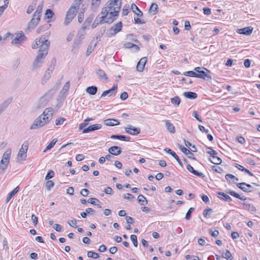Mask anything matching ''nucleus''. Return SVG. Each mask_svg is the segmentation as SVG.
I'll return each instance as SVG.
<instances>
[{
    "label": "nucleus",
    "instance_id": "obj_1",
    "mask_svg": "<svg viewBox=\"0 0 260 260\" xmlns=\"http://www.w3.org/2000/svg\"><path fill=\"white\" fill-rule=\"evenodd\" d=\"M53 113L54 110L52 108L45 109L43 113L35 119L30 129H35L45 125L52 119Z\"/></svg>",
    "mask_w": 260,
    "mask_h": 260
},
{
    "label": "nucleus",
    "instance_id": "obj_2",
    "mask_svg": "<svg viewBox=\"0 0 260 260\" xmlns=\"http://www.w3.org/2000/svg\"><path fill=\"white\" fill-rule=\"evenodd\" d=\"M48 43L43 45L41 49H39L38 54L32 63V69L37 70L42 65L45 56L48 54L47 46Z\"/></svg>",
    "mask_w": 260,
    "mask_h": 260
},
{
    "label": "nucleus",
    "instance_id": "obj_3",
    "mask_svg": "<svg viewBox=\"0 0 260 260\" xmlns=\"http://www.w3.org/2000/svg\"><path fill=\"white\" fill-rule=\"evenodd\" d=\"M12 150L11 148H8L4 153L2 159L0 161V171L4 172L7 169L9 164L10 159L11 155Z\"/></svg>",
    "mask_w": 260,
    "mask_h": 260
},
{
    "label": "nucleus",
    "instance_id": "obj_4",
    "mask_svg": "<svg viewBox=\"0 0 260 260\" xmlns=\"http://www.w3.org/2000/svg\"><path fill=\"white\" fill-rule=\"evenodd\" d=\"M86 29H87L82 26L81 28L79 30L73 44L74 48H78L79 46L81 44L82 41L85 38Z\"/></svg>",
    "mask_w": 260,
    "mask_h": 260
},
{
    "label": "nucleus",
    "instance_id": "obj_5",
    "mask_svg": "<svg viewBox=\"0 0 260 260\" xmlns=\"http://www.w3.org/2000/svg\"><path fill=\"white\" fill-rule=\"evenodd\" d=\"M119 12V7H115L113 11L109 12L107 17H105L104 22L107 23H112L116 19Z\"/></svg>",
    "mask_w": 260,
    "mask_h": 260
},
{
    "label": "nucleus",
    "instance_id": "obj_6",
    "mask_svg": "<svg viewBox=\"0 0 260 260\" xmlns=\"http://www.w3.org/2000/svg\"><path fill=\"white\" fill-rule=\"evenodd\" d=\"M28 147V142L25 141L22 144L21 148L19 149L17 155V159L18 161L24 160L26 157V153Z\"/></svg>",
    "mask_w": 260,
    "mask_h": 260
},
{
    "label": "nucleus",
    "instance_id": "obj_7",
    "mask_svg": "<svg viewBox=\"0 0 260 260\" xmlns=\"http://www.w3.org/2000/svg\"><path fill=\"white\" fill-rule=\"evenodd\" d=\"M202 68L201 67H196L194 68V71L197 72L196 77L202 78L204 79H205L206 77H207L208 79H211V77L208 74L206 73V72L202 70ZM203 69L206 70L208 72H210L208 70L205 68Z\"/></svg>",
    "mask_w": 260,
    "mask_h": 260
},
{
    "label": "nucleus",
    "instance_id": "obj_8",
    "mask_svg": "<svg viewBox=\"0 0 260 260\" xmlns=\"http://www.w3.org/2000/svg\"><path fill=\"white\" fill-rule=\"evenodd\" d=\"M77 12L73 10V8H70L67 12L64 21L65 25H68L73 19Z\"/></svg>",
    "mask_w": 260,
    "mask_h": 260
},
{
    "label": "nucleus",
    "instance_id": "obj_9",
    "mask_svg": "<svg viewBox=\"0 0 260 260\" xmlns=\"http://www.w3.org/2000/svg\"><path fill=\"white\" fill-rule=\"evenodd\" d=\"M47 43H48V45L47 46V50L48 51L50 42L48 40H46L45 38H40L39 39H36L35 43H33L32 45V48L35 49L39 47L40 49H41L43 45H45Z\"/></svg>",
    "mask_w": 260,
    "mask_h": 260
},
{
    "label": "nucleus",
    "instance_id": "obj_10",
    "mask_svg": "<svg viewBox=\"0 0 260 260\" xmlns=\"http://www.w3.org/2000/svg\"><path fill=\"white\" fill-rule=\"evenodd\" d=\"M15 38L12 41L13 44L19 45L26 40V37L23 32L15 34Z\"/></svg>",
    "mask_w": 260,
    "mask_h": 260
},
{
    "label": "nucleus",
    "instance_id": "obj_11",
    "mask_svg": "<svg viewBox=\"0 0 260 260\" xmlns=\"http://www.w3.org/2000/svg\"><path fill=\"white\" fill-rule=\"evenodd\" d=\"M121 2L118 3V0H109L106 4V7L109 9V11H113V9L117 7H119L120 9Z\"/></svg>",
    "mask_w": 260,
    "mask_h": 260
},
{
    "label": "nucleus",
    "instance_id": "obj_12",
    "mask_svg": "<svg viewBox=\"0 0 260 260\" xmlns=\"http://www.w3.org/2000/svg\"><path fill=\"white\" fill-rule=\"evenodd\" d=\"M237 186L246 192H250L252 191L254 189L252 186L245 182L239 183L237 184Z\"/></svg>",
    "mask_w": 260,
    "mask_h": 260
},
{
    "label": "nucleus",
    "instance_id": "obj_13",
    "mask_svg": "<svg viewBox=\"0 0 260 260\" xmlns=\"http://www.w3.org/2000/svg\"><path fill=\"white\" fill-rule=\"evenodd\" d=\"M122 24L121 22H119L114 24L109 30V32L111 36H114L119 32L122 28Z\"/></svg>",
    "mask_w": 260,
    "mask_h": 260
},
{
    "label": "nucleus",
    "instance_id": "obj_14",
    "mask_svg": "<svg viewBox=\"0 0 260 260\" xmlns=\"http://www.w3.org/2000/svg\"><path fill=\"white\" fill-rule=\"evenodd\" d=\"M40 21V18L33 15L32 18L28 23L27 29L30 30L34 29L39 23Z\"/></svg>",
    "mask_w": 260,
    "mask_h": 260
},
{
    "label": "nucleus",
    "instance_id": "obj_15",
    "mask_svg": "<svg viewBox=\"0 0 260 260\" xmlns=\"http://www.w3.org/2000/svg\"><path fill=\"white\" fill-rule=\"evenodd\" d=\"M125 131L126 133L131 135H137L140 134L141 129L140 128L135 127L132 125H128L125 127Z\"/></svg>",
    "mask_w": 260,
    "mask_h": 260
},
{
    "label": "nucleus",
    "instance_id": "obj_16",
    "mask_svg": "<svg viewBox=\"0 0 260 260\" xmlns=\"http://www.w3.org/2000/svg\"><path fill=\"white\" fill-rule=\"evenodd\" d=\"M95 73L98 76L99 79L102 81L104 82H108L109 81V79L107 75H106L104 71H103V70H96Z\"/></svg>",
    "mask_w": 260,
    "mask_h": 260
},
{
    "label": "nucleus",
    "instance_id": "obj_17",
    "mask_svg": "<svg viewBox=\"0 0 260 260\" xmlns=\"http://www.w3.org/2000/svg\"><path fill=\"white\" fill-rule=\"evenodd\" d=\"M54 69V65L50 66V67L46 70L43 78L42 80L43 84L46 83L50 78L51 74Z\"/></svg>",
    "mask_w": 260,
    "mask_h": 260
},
{
    "label": "nucleus",
    "instance_id": "obj_18",
    "mask_svg": "<svg viewBox=\"0 0 260 260\" xmlns=\"http://www.w3.org/2000/svg\"><path fill=\"white\" fill-rule=\"evenodd\" d=\"M253 27L251 26L246 27L238 29L237 32L240 34H243L247 36L250 35L253 31Z\"/></svg>",
    "mask_w": 260,
    "mask_h": 260
},
{
    "label": "nucleus",
    "instance_id": "obj_19",
    "mask_svg": "<svg viewBox=\"0 0 260 260\" xmlns=\"http://www.w3.org/2000/svg\"><path fill=\"white\" fill-rule=\"evenodd\" d=\"M164 151L166 153L171 155L173 157V158H175L176 160V161L179 164V165L181 167H183V164H182V162L181 161V160L179 159V157L178 156V155L176 154V153L174 151L172 150L171 149H169V148H165L164 149Z\"/></svg>",
    "mask_w": 260,
    "mask_h": 260
},
{
    "label": "nucleus",
    "instance_id": "obj_20",
    "mask_svg": "<svg viewBox=\"0 0 260 260\" xmlns=\"http://www.w3.org/2000/svg\"><path fill=\"white\" fill-rule=\"evenodd\" d=\"M108 152L112 155H118L121 154L122 150L120 147L114 146L109 148Z\"/></svg>",
    "mask_w": 260,
    "mask_h": 260
},
{
    "label": "nucleus",
    "instance_id": "obj_21",
    "mask_svg": "<svg viewBox=\"0 0 260 260\" xmlns=\"http://www.w3.org/2000/svg\"><path fill=\"white\" fill-rule=\"evenodd\" d=\"M101 127H102V125L101 124H93L92 125H90L88 127L83 129L82 131V132H83V133H87L99 129Z\"/></svg>",
    "mask_w": 260,
    "mask_h": 260
},
{
    "label": "nucleus",
    "instance_id": "obj_22",
    "mask_svg": "<svg viewBox=\"0 0 260 260\" xmlns=\"http://www.w3.org/2000/svg\"><path fill=\"white\" fill-rule=\"evenodd\" d=\"M147 62L146 57H142L138 62L137 65V70L139 72H142L144 70L146 62Z\"/></svg>",
    "mask_w": 260,
    "mask_h": 260
},
{
    "label": "nucleus",
    "instance_id": "obj_23",
    "mask_svg": "<svg viewBox=\"0 0 260 260\" xmlns=\"http://www.w3.org/2000/svg\"><path fill=\"white\" fill-rule=\"evenodd\" d=\"M104 123L107 126H115L119 124L120 122L117 119H107L104 120Z\"/></svg>",
    "mask_w": 260,
    "mask_h": 260
},
{
    "label": "nucleus",
    "instance_id": "obj_24",
    "mask_svg": "<svg viewBox=\"0 0 260 260\" xmlns=\"http://www.w3.org/2000/svg\"><path fill=\"white\" fill-rule=\"evenodd\" d=\"M186 169L189 172L193 174L194 175L203 178L205 177V175L203 173L199 172L194 170L193 168L190 165H187L186 166Z\"/></svg>",
    "mask_w": 260,
    "mask_h": 260
},
{
    "label": "nucleus",
    "instance_id": "obj_25",
    "mask_svg": "<svg viewBox=\"0 0 260 260\" xmlns=\"http://www.w3.org/2000/svg\"><path fill=\"white\" fill-rule=\"evenodd\" d=\"M117 86L116 85H114L111 89L104 91L102 93V94L101 96V98L105 97V96H106L107 95H108V94H109V96H110L113 94L115 93L114 91L116 89H117Z\"/></svg>",
    "mask_w": 260,
    "mask_h": 260
},
{
    "label": "nucleus",
    "instance_id": "obj_26",
    "mask_svg": "<svg viewBox=\"0 0 260 260\" xmlns=\"http://www.w3.org/2000/svg\"><path fill=\"white\" fill-rule=\"evenodd\" d=\"M243 209L247 210L251 213H254L256 211L255 207L252 205L247 202H244L243 203Z\"/></svg>",
    "mask_w": 260,
    "mask_h": 260
},
{
    "label": "nucleus",
    "instance_id": "obj_27",
    "mask_svg": "<svg viewBox=\"0 0 260 260\" xmlns=\"http://www.w3.org/2000/svg\"><path fill=\"white\" fill-rule=\"evenodd\" d=\"M132 11L139 17H142L143 15V12L139 9V8L134 4H132L131 7Z\"/></svg>",
    "mask_w": 260,
    "mask_h": 260
},
{
    "label": "nucleus",
    "instance_id": "obj_28",
    "mask_svg": "<svg viewBox=\"0 0 260 260\" xmlns=\"http://www.w3.org/2000/svg\"><path fill=\"white\" fill-rule=\"evenodd\" d=\"M19 186H17L15 188H14L11 192H10L7 196L6 203H8L10 200L13 198L19 191Z\"/></svg>",
    "mask_w": 260,
    "mask_h": 260
},
{
    "label": "nucleus",
    "instance_id": "obj_29",
    "mask_svg": "<svg viewBox=\"0 0 260 260\" xmlns=\"http://www.w3.org/2000/svg\"><path fill=\"white\" fill-rule=\"evenodd\" d=\"M165 125L167 130L171 133L174 134L175 133V128L172 123L169 120H165Z\"/></svg>",
    "mask_w": 260,
    "mask_h": 260
},
{
    "label": "nucleus",
    "instance_id": "obj_30",
    "mask_svg": "<svg viewBox=\"0 0 260 260\" xmlns=\"http://www.w3.org/2000/svg\"><path fill=\"white\" fill-rule=\"evenodd\" d=\"M217 194H218L217 197L218 198H221L225 201L230 202L232 201V198L229 195L223 192H217Z\"/></svg>",
    "mask_w": 260,
    "mask_h": 260
},
{
    "label": "nucleus",
    "instance_id": "obj_31",
    "mask_svg": "<svg viewBox=\"0 0 260 260\" xmlns=\"http://www.w3.org/2000/svg\"><path fill=\"white\" fill-rule=\"evenodd\" d=\"M110 138L113 139H119L122 141H129L130 137H126L124 135H113Z\"/></svg>",
    "mask_w": 260,
    "mask_h": 260
},
{
    "label": "nucleus",
    "instance_id": "obj_32",
    "mask_svg": "<svg viewBox=\"0 0 260 260\" xmlns=\"http://www.w3.org/2000/svg\"><path fill=\"white\" fill-rule=\"evenodd\" d=\"M70 86V82L69 81L67 82L64 84L62 89L60 91V94L61 96H66L67 92L68 91V90L69 89Z\"/></svg>",
    "mask_w": 260,
    "mask_h": 260
},
{
    "label": "nucleus",
    "instance_id": "obj_33",
    "mask_svg": "<svg viewBox=\"0 0 260 260\" xmlns=\"http://www.w3.org/2000/svg\"><path fill=\"white\" fill-rule=\"evenodd\" d=\"M158 6L156 3H152L149 7V12L152 13L153 15L157 13Z\"/></svg>",
    "mask_w": 260,
    "mask_h": 260
},
{
    "label": "nucleus",
    "instance_id": "obj_34",
    "mask_svg": "<svg viewBox=\"0 0 260 260\" xmlns=\"http://www.w3.org/2000/svg\"><path fill=\"white\" fill-rule=\"evenodd\" d=\"M86 91L90 95H94L97 92L98 88L95 86H89L86 89Z\"/></svg>",
    "mask_w": 260,
    "mask_h": 260
},
{
    "label": "nucleus",
    "instance_id": "obj_35",
    "mask_svg": "<svg viewBox=\"0 0 260 260\" xmlns=\"http://www.w3.org/2000/svg\"><path fill=\"white\" fill-rule=\"evenodd\" d=\"M183 95L189 99H195L197 97L196 93L191 91L185 92L183 93Z\"/></svg>",
    "mask_w": 260,
    "mask_h": 260
},
{
    "label": "nucleus",
    "instance_id": "obj_36",
    "mask_svg": "<svg viewBox=\"0 0 260 260\" xmlns=\"http://www.w3.org/2000/svg\"><path fill=\"white\" fill-rule=\"evenodd\" d=\"M92 19H93V16H92L91 15L88 18H87L85 20V21L84 22V23H83L82 24V27H84V28H86L87 29H89V27L90 26V23H91L92 21Z\"/></svg>",
    "mask_w": 260,
    "mask_h": 260
},
{
    "label": "nucleus",
    "instance_id": "obj_37",
    "mask_svg": "<svg viewBox=\"0 0 260 260\" xmlns=\"http://www.w3.org/2000/svg\"><path fill=\"white\" fill-rule=\"evenodd\" d=\"M209 160L212 164L215 165H219L222 162V159L220 157L216 156V155L209 158Z\"/></svg>",
    "mask_w": 260,
    "mask_h": 260
},
{
    "label": "nucleus",
    "instance_id": "obj_38",
    "mask_svg": "<svg viewBox=\"0 0 260 260\" xmlns=\"http://www.w3.org/2000/svg\"><path fill=\"white\" fill-rule=\"evenodd\" d=\"M225 179L228 181L230 183H234L235 181H238V179L234 175L228 174L225 175Z\"/></svg>",
    "mask_w": 260,
    "mask_h": 260
},
{
    "label": "nucleus",
    "instance_id": "obj_39",
    "mask_svg": "<svg viewBox=\"0 0 260 260\" xmlns=\"http://www.w3.org/2000/svg\"><path fill=\"white\" fill-rule=\"evenodd\" d=\"M81 0H75L70 7V8H73V10L77 12L80 5L81 4Z\"/></svg>",
    "mask_w": 260,
    "mask_h": 260
},
{
    "label": "nucleus",
    "instance_id": "obj_40",
    "mask_svg": "<svg viewBox=\"0 0 260 260\" xmlns=\"http://www.w3.org/2000/svg\"><path fill=\"white\" fill-rule=\"evenodd\" d=\"M138 202L140 203V205L142 206L147 204L148 202L146 198L142 194H140L138 196Z\"/></svg>",
    "mask_w": 260,
    "mask_h": 260
},
{
    "label": "nucleus",
    "instance_id": "obj_41",
    "mask_svg": "<svg viewBox=\"0 0 260 260\" xmlns=\"http://www.w3.org/2000/svg\"><path fill=\"white\" fill-rule=\"evenodd\" d=\"M110 11L109 9L105 6V7L102 9L101 14L102 16L100 17V19H103L105 20V17H107L108 14H109Z\"/></svg>",
    "mask_w": 260,
    "mask_h": 260
},
{
    "label": "nucleus",
    "instance_id": "obj_42",
    "mask_svg": "<svg viewBox=\"0 0 260 260\" xmlns=\"http://www.w3.org/2000/svg\"><path fill=\"white\" fill-rule=\"evenodd\" d=\"M12 99H8L5 101L2 104L0 105V106L2 109L5 110L7 108L9 107L11 103L12 102Z\"/></svg>",
    "mask_w": 260,
    "mask_h": 260
},
{
    "label": "nucleus",
    "instance_id": "obj_43",
    "mask_svg": "<svg viewBox=\"0 0 260 260\" xmlns=\"http://www.w3.org/2000/svg\"><path fill=\"white\" fill-rule=\"evenodd\" d=\"M43 7V4L39 5L38 6L37 10L35 11L33 15H34V16H37V17H39V18H40L41 13L42 11Z\"/></svg>",
    "mask_w": 260,
    "mask_h": 260
},
{
    "label": "nucleus",
    "instance_id": "obj_44",
    "mask_svg": "<svg viewBox=\"0 0 260 260\" xmlns=\"http://www.w3.org/2000/svg\"><path fill=\"white\" fill-rule=\"evenodd\" d=\"M222 256L226 259L227 260H232L233 257L231 253L229 250H225V251L223 253Z\"/></svg>",
    "mask_w": 260,
    "mask_h": 260
},
{
    "label": "nucleus",
    "instance_id": "obj_45",
    "mask_svg": "<svg viewBox=\"0 0 260 260\" xmlns=\"http://www.w3.org/2000/svg\"><path fill=\"white\" fill-rule=\"evenodd\" d=\"M124 46L125 48H135L137 50H139L140 49L138 46L131 42H126L124 44Z\"/></svg>",
    "mask_w": 260,
    "mask_h": 260
},
{
    "label": "nucleus",
    "instance_id": "obj_46",
    "mask_svg": "<svg viewBox=\"0 0 260 260\" xmlns=\"http://www.w3.org/2000/svg\"><path fill=\"white\" fill-rule=\"evenodd\" d=\"M171 103L176 106H178L180 103V99L176 96L171 99Z\"/></svg>",
    "mask_w": 260,
    "mask_h": 260
},
{
    "label": "nucleus",
    "instance_id": "obj_47",
    "mask_svg": "<svg viewBox=\"0 0 260 260\" xmlns=\"http://www.w3.org/2000/svg\"><path fill=\"white\" fill-rule=\"evenodd\" d=\"M101 0H92L91 8L92 10H95L98 8L101 3Z\"/></svg>",
    "mask_w": 260,
    "mask_h": 260
},
{
    "label": "nucleus",
    "instance_id": "obj_48",
    "mask_svg": "<svg viewBox=\"0 0 260 260\" xmlns=\"http://www.w3.org/2000/svg\"><path fill=\"white\" fill-rule=\"evenodd\" d=\"M104 21L105 20L103 19H100V17H97L92 24V28H94L99 24L104 22Z\"/></svg>",
    "mask_w": 260,
    "mask_h": 260
},
{
    "label": "nucleus",
    "instance_id": "obj_49",
    "mask_svg": "<svg viewBox=\"0 0 260 260\" xmlns=\"http://www.w3.org/2000/svg\"><path fill=\"white\" fill-rule=\"evenodd\" d=\"M212 212V209L208 208L203 211V215L205 218H208L210 217V214Z\"/></svg>",
    "mask_w": 260,
    "mask_h": 260
},
{
    "label": "nucleus",
    "instance_id": "obj_50",
    "mask_svg": "<svg viewBox=\"0 0 260 260\" xmlns=\"http://www.w3.org/2000/svg\"><path fill=\"white\" fill-rule=\"evenodd\" d=\"M87 256L90 258H98L99 257V254L98 253L89 251L87 252Z\"/></svg>",
    "mask_w": 260,
    "mask_h": 260
},
{
    "label": "nucleus",
    "instance_id": "obj_51",
    "mask_svg": "<svg viewBox=\"0 0 260 260\" xmlns=\"http://www.w3.org/2000/svg\"><path fill=\"white\" fill-rule=\"evenodd\" d=\"M131 240L133 242L134 246L136 247L138 246V241H137V237L135 235H132L130 236Z\"/></svg>",
    "mask_w": 260,
    "mask_h": 260
},
{
    "label": "nucleus",
    "instance_id": "obj_52",
    "mask_svg": "<svg viewBox=\"0 0 260 260\" xmlns=\"http://www.w3.org/2000/svg\"><path fill=\"white\" fill-rule=\"evenodd\" d=\"M194 208L191 207L189 209V210L187 211L186 215H185V218L186 220H189L191 218V214L194 211Z\"/></svg>",
    "mask_w": 260,
    "mask_h": 260
},
{
    "label": "nucleus",
    "instance_id": "obj_53",
    "mask_svg": "<svg viewBox=\"0 0 260 260\" xmlns=\"http://www.w3.org/2000/svg\"><path fill=\"white\" fill-rule=\"evenodd\" d=\"M54 15V14L51 10L47 9L46 11L45 16H46V18H47V19L51 18H52V17Z\"/></svg>",
    "mask_w": 260,
    "mask_h": 260
},
{
    "label": "nucleus",
    "instance_id": "obj_54",
    "mask_svg": "<svg viewBox=\"0 0 260 260\" xmlns=\"http://www.w3.org/2000/svg\"><path fill=\"white\" fill-rule=\"evenodd\" d=\"M177 146L179 149L185 155H187L188 152L190 151L180 144H178Z\"/></svg>",
    "mask_w": 260,
    "mask_h": 260
},
{
    "label": "nucleus",
    "instance_id": "obj_55",
    "mask_svg": "<svg viewBox=\"0 0 260 260\" xmlns=\"http://www.w3.org/2000/svg\"><path fill=\"white\" fill-rule=\"evenodd\" d=\"M57 142V140L56 139H53L46 147V150H44V152L46 150H49L51 148H52L54 146V145L55 144V143H56Z\"/></svg>",
    "mask_w": 260,
    "mask_h": 260
},
{
    "label": "nucleus",
    "instance_id": "obj_56",
    "mask_svg": "<svg viewBox=\"0 0 260 260\" xmlns=\"http://www.w3.org/2000/svg\"><path fill=\"white\" fill-rule=\"evenodd\" d=\"M92 118H87L84 120V123H81L79 125L80 129H83V128L85 127L88 124V121L90 120H92Z\"/></svg>",
    "mask_w": 260,
    "mask_h": 260
},
{
    "label": "nucleus",
    "instance_id": "obj_57",
    "mask_svg": "<svg viewBox=\"0 0 260 260\" xmlns=\"http://www.w3.org/2000/svg\"><path fill=\"white\" fill-rule=\"evenodd\" d=\"M207 149H208V151H207V153L210 154L211 157L217 154V152L215 150L212 149L211 148L208 147Z\"/></svg>",
    "mask_w": 260,
    "mask_h": 260
},
{
    "label": "nucleus",
    "instance_id": "obj_58",
    "mask_svg": "<svg viewBox=\"0 0 260 260\" xmlns=\"http://www.w3.org/2000/svg\"><path fill=\"white\" fill-rule=\"evenodd\" d=\"M183 74L187 76L196 77V72L192 71L185 72Z\"/></svg>",
    "mask_w": 260,
    "mask_h": 260
},
{
    "label": "nucleus",
    "instance_id": "obj_59",
    "mask_svg": "<svg viewBox=\"0 0 260 260\" xmlns=\"http://www.w3.org/2000/svg\"><path fill=\"white\" fill-rule=\"evenodd\" d=\"M54 176V172L52 171V170H50L47 174L46 175V177H45V179L46 180H49V179H51L52 178H53Z\"/></svg>",
    "mask_w": 260,
    "mask_h": 260
},
{
    "label": "nucleus",
    "instance_id": "obj_60",
    "mask_svg": "<svg viewBox=\"0 0 260 260\" xmlns=\"http://www.w3.org/2000/svg\"><path fill=\"white\" fill-rule=\"evenodd\" d=\"M77 220L75 219L69 220L68 221V223L69 224L70 226L74 228H76L77 226Z\"/></svg>",
    "mask_w": 260,
    "mask_h": 260
},
{
    "label": "nucleus",
    "instance_id": "obj_61",
    "mask_svg": "<svg viewBox=\"0 0 260 260\" xmlns=\"http://www.w3.org/2000/svg\"><path fill=\"white\" fill-rule=\"evenodd\" d=\"M87 202L91 204L95 205L97 202H99V200L96 198H91L88 200Z\"/></svg>",
    "mask_w": 260,
    "mask_h": 260
},
{
    "label": "nucleus",
    "instance_id": "obj_62",
    "mask_svg": "<svg viewBox=\"0 0 260 260\" xmlns=\"http://www.w3.org/2000/svg\"><path fill=\"white\" fill-rule=\"evenodd\" d=\"M226 192L229 194H230L231 196H233L236 198H240V195L235 192L234 191L228 190L226 191Z\"/></svg>",
    "mask_w": 260,
    "mask_h": 260
},
{
    "label": "nucleus",
    "instance_id": "obj_63",
    "mask_svg": "<svg viewBox=\"0 0 260 260\" xmlns=\"http://www.w3.org/2000/svg\"><path fill=\"white\" fill-rule=\"evenodd\" d=\"M66 120V119L63 117H60L59 118L56 119L55 120V125H59L62 124L63 122Z\"/></svg>",
    "mask_w": 260,
    "mask_h": 260
},
{
    "label": "nucleus",
    "instance_id": "obj_64",
    "mask_svg": "<svg viewBox=\"0 0 260 260\" xmlns=\"http://www.w3.org/2000/svg\"><path fill=\"white\" fill-rule=\"evenodd\" d=\"M54 185V182L51 180H48L46 183V186L48 190H50V188Z\"/></svg>",
    "mask_w": 260,
    "mask_h": 260
}]
</instances>
